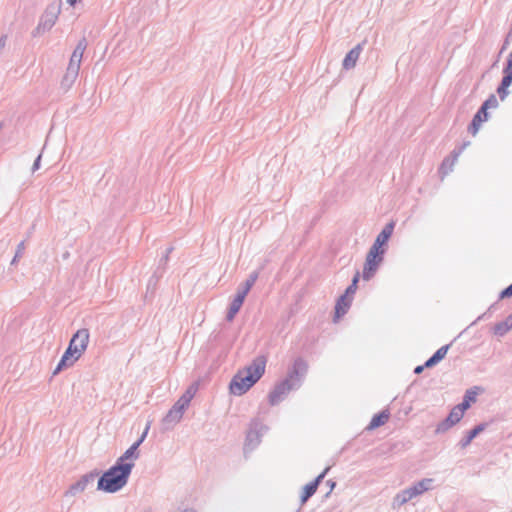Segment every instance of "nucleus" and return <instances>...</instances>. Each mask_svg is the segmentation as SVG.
Returning <instances> with one entry per match:
<instances>
[{
  "label": "nucleus",
  "instance_id": "nucleus-1",
  "mask_svg": "<svg viewBox=\"0 0 512 512\" xmlns=\"http://www.w3.org/2000/svg\"><path fill=\"white\" fill-rule=\"evenodd\" d=\"M307 372V362L302 357H297L289 368L286 378L278 382L269 393L268 400L270 405L275 406L279 404L290 391L299 389Z\"/></svg>",
  "mask_w": 512,
  "mask_h": 512
},
{
  "label": "nucleus",
  "instance_id": "nucleus-2",
  "mask_svg": "<svg viewBox=\"0 0 512 512\" xmlns=\"http://www.w3.org/2000/svg\"><path fill=\"white\" fill-rule=\"evenodd\" d=\"M266 358L256 357L244 370L238 371L229 384L230 392L233 395L245 394L265 373Z\"/></svg>",
  "mask_w": 512,
  "mask_h": 512
},
{
  "label": "nucleus",
  "instance_id": "nucleus-3",
  "mask_svg": "<svg viewBox=\"0 0 512 512\" xmlns=\"http://www.w3.org/2000/svg\"><path fill=\"white\" fill-rule=\"evenodd\" d=\"M135 464H119L115 462L99 478L97 489L106 493L120 491L128 482Z\"/></svg>",
  "mask_w": 512,
  "mask_h": 512
},
{
  "label": "nucleus",
  "instance_id": "nucleus-4",
  "mask_svg": "<svg viewBox=\"0 0 512 512\" xmlns=\"http://www.w3.org/2000/svg\"><path fill=\"white\" fill-rule=\"evenodd\" d=\"M386 249H380L376 246H371L365 259L362 277L364 280H370L377 272L380 264L384 260Z\"/></svg>",
  "mask_w": 512,
  "mask_h": 512
},
{
  "label": "nucleus",
  "instance_id": "nucleus-5",
  "mask_svg": "<svg viewBox=\"0 0 512 512\" xmlns=\"http://www.w3.org/2000/svg\"><path fill=\"white\" fill-rule=\"evenodd\" d=\"M268 431V427L259 419H253L250 422L246 434L244 453L254 450L261 442V437Z\"/></svg>",
  "mask_w": 512,
  "mask_h": 512
},
{
  "label": "nucleus",
  "instance_id": "nucleus-6",
  "mask_svg": "<svg viewBox=\"0 0 512 512\" xmlns=\"http://www.w3.org/2000/svg\"><path fill=\"white\" fill-rule=\"evenodd\" d=\"M61 5V0H55L47 5L39 20L42 28H47L48 30L52 29L61 12Z\"/></svg>",
  "mask_w": 512,
  "mask_h": 512
},
{
  "label": "nucleus",
  "instance_id": "nucleus-7",
  "mask_svg": "<svg viewBox=\"0 0 512 512\" xmlns=\"http://www.w3.org/2000/svg\"><path fill=\"white\" fill-rule=\"evenodd\" d=\"M89 336V330L82 328L77 330L70 339L69 345H71L72 348L75 347L76 351L78 352V356H82V354L87 349Z\"/></svg>",
  "mask_w": 512,
  "mask_h": 512
},
{
  "label": "nucleus",
  "instance_id": "nucleus-8",
  "mask_svg": "<svg viewBox=\"0 0 512 512\" xmlns=\"http://www.w3.org/2000/svg\"><path fill=\"white\" fill-rule=\"evenodd\" d=\"M98 475L99 472L97 470H93L87 474H84L77 482L69 487L65 494L69 496H75L77 493L84 491L88 484L92 483Z\"/></svg>",
  "mask_w": 512,
  "mask_h": 512
},
{
  "label": "nucleus",
  "instance_id": "nucleus-9",
  "mask_svg": "<svg viewBox=\"0 0 512 512\" xmlns=\"http://www.w3.org/2000/svg\"><path fill=\"white\" fill-rule=\"evenodd\" d=\"M463 418V414L460 413L457 409L453 408L448 416L443 419L436 427L435 433L441 434L448 431L455 424H457Z\"/></svg>",
  "mask_w": 512,
  "mask_h": 512
},
{
  "label": "nucleus",
  "instance_id": "nucleus-10",
  "mask_svg": "<svg viewBox=\"0 0 512 512\" xmlns=\"http://www.w3.org/2000/svg\"><path fill=\"white\" fill-rule=\"evenodd\" d=\"M182 417L183 413L174 406H172L162 419V429L164 431L171 430L178 422H180Z\"/></svg>",
  "mask_w": 512,
  "mask_h": 512
},
{
  "label": "nucleus",
  "instance_id": "nucleus-11",
  "mask_svg": "<svg viewBox=\"0 0 512 512\" xmlns=\"http://www.w3.org/2000/svg\"><path fill=\"white\" fill-rule=\"evenodd\" d=\"M366 41H363L357 44L354 48H352L345 56L343 60V68L346 70L352 69L355 67L357 60L363 50Z\"/></svg>",
  "mask_w": 512,
  "mask_h": 512
},
{
  "label": "nucleus",
  "instance_id": "nucleus-12",
  "mask_svg": "<svg viewBox=\"0 0 512 512\" xmlns=\"http://www.w3.org/2000/svg\"><path fill=\"white\" fill-rule=\"evenodd\" d=\"M394 227L395 223L393 221L387 223L382 231L377 235L373 246H376L380 249H386L387 243L393 234Z\"/></svg>",
  "mask_w": 512,
  "mask_h": 512
},
{
  "label": "nucleus",
  "instance_id": "nucleus-13",
  "mask_svg": "<svg viewBox=\"0 0 512 512\" xmlns=\"http://www.w3.org/2000/svg\"><path fill=\"white\" fill-rule=\"evenodd\" d=\"M488 426V423L482 422L474 426L471 430L467 431L464 437L459 441L458 446L461 449L470 445L472 440L482 433Z\"/></svg>",
  "mask_w": 512,
  "mask_h": 512
},
{
  "label": "nucleus",
  "instance_id": "nucleus-14",
  "mask_svg": "<svg viewBox=\"0 0 512 512\" xmlns=\"http://www.w3.org/2000/svg\"><path fill=\"white\" fill-rule=\"evenodd\" d=\"M416 490L413 489L412 486L400 491L393 498L392 506L393 508H400L401 506L408 503L413 498L417 497Z\"/></svg>",
  "mask_w": 512,
  "mask_h": 512
},
{
  "label": "nucleus",
  "instance_id": "nucleus-15",
  "mask_svg": "<svg viewBox=\"0 0 512 512\" xmlns=\"http://www.w3.org/2000/svg\"><path fill=\"white\" fill-rule=\"evenodd\" d=\"M86 48H87V40L85 37H83L77 43V45L71 55L68 66H71V67L73 66L75 68L80 69L83 53L86 50Z\"/></svg>",
  "mask_w": 512,
  "mask_h": 512
},
{
  "label": "nucleus",
  "instance_id": "nucleus-16",
  "mask_svg": "<svg viewBox=\"0 0 512 512\" xmlns=\"http://www.w3.org/2000/svg\"><path fill=\"white\" fill-rule=\"evenodd\" d=\"M489 119V112L484 111L479 108L476 114L473 116L471 123L468 126V131L472 135H476L479 131V128L483 122H486Z\"/></svg>",
  "mask_w": 512,
  "mask_h": 512
},
{
  "label": "nucleus",
  "instance_id": "nucleus-17",
  "mask_svg": "<svg viewBox=\"0 0 512 512\" xmlns=\"http://www.w3.org/2000/svg\"><path fill=\"white\" fill-rule=\"evenodd\" d=\"M477 387L466 390L462 402L456 405L454 408L464 415V412L470 408L471 404L476 402Z\"/></svg>",
  "mask_w": 512,
  "mask_h": 512
},
{
  "label": "nucleus",
  "instance_id": "nucleus-18",
  "mask_svg": "<svg viewBox=\"0 0 512 512\" xmlns=\"http://www.w3.org/2000/svg\"><path fill=\"white\" fill-rule=\"evenodd\" d=\"M139 443H133L117 460L116 462L121 464H134L133 461L128 462V460H136L139 458Z\"/></svg>",
  "mask_w": 512,
  "mask_h": 512
},
{
  "label": "nucleus",
  "instance_id": "nucleus-19",
  "mask_svg": "<svg viewBox=\"0 0 512 512\" xmlns=\"http://www.w3.org/2000/svg\"><path fill=\"white\" fill-rule=\"evenodd\" d=\"M352 303V297L347 296L345 294L341 295L335 305V317L341 318L343 317L348 309L350 308Z\"/></svg>",
  "mask_w": 512,
  "mask_h": 512
},
{
  "label": "nucleus",
  "instance_id": "nucleus-20",
  "mask_svg": "<svg viewBox=\"0 0 512 512\" xmlns=\"http://www.w3.org/2000/svg\"><path fill=\"white\" fill-rule=\"evenodd\" d=\"M390 417V412L388 409H384L379 413L375 414L370 423L367 426V430H374L382 425H384Z\"/></svg>",
  "mask_w": 512,
  "mask_h": 512
},
{
  "label": "nucleus",
  "instance_id": "nucleus-21",
  "mask_svg": "<svg viewBox=\"0 0 512 512\" xmlns=\"http://www.w3.org/2000/svg\"><path fill=\"white\" fill-rule=\"evenodd\" d=\"M450 345L451 344H447V345L440 347L431 357H429L425 361V366L427 368H432L435 365H437L440 361H442L445 358V356L450 348Z\"/></svg>",
  "mask_w": 512,
  "mask_h": 512
},
{
  "label": "nucleus",
  "instance_id": "nucleus-22",
  "mask_svg": "<svg viewBox=\"0 0 512 512\" xmlns=\"http://www.w3.org/2000/svg\"><path fill=\"white\" fill-rule=\"evenodd\" d=\"M512 84V73L503 72L502 80L497 88L499 98L503 101L509 94L508 88Z\"/></svg>",
  "mask_w": 512,
  "mask_h": 512
},
{
  "label": "nucleus",
  "instance_id": "nucleus-23",
  "mask_svg": "<svg viewBox=\"0 0 512 512\" xmlns=\"http://www.w3.org/2000/svg\"><path fill=\"white\" fill-rule=\"evenodd\" d=\"M512 329V314H510L504 321L497 322L493 326V333L496 336L503 337Z\"/></svg>",
  "mask_w": 512,
  "mask_h": 512
},
{
  "label": "nucleus",
  "instance_id": "nucleus-24",
  "mask_svg": "<svg viewBox=\"0 0 512 512\" xmlns=\"http://www.w3.org/2000/svg\"><path fill=\"white\" fill-rule=\"evenodd\" d=\"M79 70L80 69L75 68L73 66L72 67L71 66L67 67L66 73L63 76L62 81H61V86L64 89H69L73 85V83L75 82V80L78 77Z\"/></svg>",
  "mask_w": 512,
  "mask_h": 512
},
{
  "label": "nucleus",
  "instance_id": "nucleus-25",
  "mask_svg": "<svg viewBox=\"0 0 512 512\" xmlns=\"http://www.w3.org/2000/svg\"><path fill=\"white\" fill-rule=\"evenodd\" d=\"M433 481L434 480L431 478H424L414 483L412 487L414 490H416V494L419 496L431 489Z\"/></svg>",
  "mask_w": 512,
  "mask_h": 512
},
{
  "label": "nucleus",
  "instance_id": "nucleus-26",
  "mask_svg": "<svg viewBox=\"0 0 512 512\" xmlns=\"http://www.w3.org/2000/svg\"><path fill=\"white\" fill-rule=\"evenodd\" d=\"M317 489H318V487L312 482L306 484L303 487V492L300 497L301 503L302 504L306 503L315 494Z\"/></svg>",
  "mask_w": 512,
  "mask_h": 512
},
{
  "label": "nucleus",
  "instance_id": "nucleus-27",
  "mask_svg": "<svg viewBox=\"0 0 512 512\" xmlns=\"http://www.w3.org/2000/svg\"><path fill=\"white\" fill-rule=\"evenodd\" d=\"M173 251V247H169L166 249L165 251V254L161 257V259L159 260V264H158V267H157V270L155 271V275L157 277H161L163 272H164V269H165V266L169 260V254Z\"/></svg>",
  "mask_w": 512,
  "mask_h": 512
},
{
  "label": "nucleus",
  "instance_id": "nucleus-28",
  "mask_svg": "<svg viewBox=\"0 0 512 512\" xmlns=\"http://www.w3.org/2000/svg\"><path fill=\"white\" fill-rule=\"evenodd\" d=\"M80 357L81 356H78V352L76 351L75 347L72 348L71 345H68L61 358L73 365Z\"/></svg>",
  "mask_w": 512,
  "mask_h": 512
},
{
  "label": "nucleus",
  "instance_id": "nucleus-29",
  "mask_svg": "<svg viewBox=\"0 0 512 512\" xmlns=\"http://www.w3.org/2000/svg\"><path fill=\"white\" fill-rule=\"evenodd\" d=\"M241 307H242V304L233 299L229 305V308H228V311L226 314V320L232 321L235 318L236 314L241 309Z\"/></svg>",
  "mask_w": 512,
  "mask_h": 512
},
{
  "label": "nucleus",
  "instance_id": "nucleus-30",
  "mask_svg": "<svg viewBox=\"0 0 512 512\" xmlns=\"http://www.w3.org/2000/svg\"><path fill=\"white\" fill-rule=\"evenodd\" d=\"M258 279V272L254 271L252 272L248 278L239 286L243 290L249 293L251 288L254 286L255 282Z\"/></svg>",
  "mask_w": 512,
  "mask_h": 512
},
{
  "label": "nucleus",
  "instance_id": "nucleus-31",
  "mask_svg": "<svg viewBox=\"0 0 512 512\" xmlns=\"http://www.w3.org/2000/svg\"><path fill=\"white\" fill-rule=\"evenodd\" d=\"M452 158H445L440 166V173L445 176L447 175L451 170L452 166L457 160H454V154H451Z\"/></svg>",
  "mask_w": 512,
  "mask_h": 512
},
{
  "label": "nucleus",
  "instance_id": "nucleus-32",
  "mask_svg": "<svg viewBox=\"0 0 512 512\" xmlns=\"http://www.w3.org/2000/svg\"><path fill=\"white\" fill-rule=\"evenodd\" d=\"M359 278H360V274H359V272H357L353 276L351 284L346 288L345 293H344L345 295L353 297V295L355 294L357 287H358Z\"/></svg>",
  "mask_w": 512,
  "mask_h": 512
},
{
  "label": "nucleus",
  "instance_id": "nucleus-33",
  "mask_svg": "<svg viewBox=\"0 0 512 512\" xmlns=\"http://www.w3.org/2000/svg\"><path fill=\"white\" fill-rule=\"evenodd\" d=\"M498 106V100L494 94H491L480 106L484 111H488L490 108H496Z\"/></svg>",
  "mask_w": 512,
  "mask_h": 512
},
{
  "label": "nucleus",
  "instance_id": "nucleus-34",
  "mask_svg": "<svg viewBox=\"0 0 512 512\" xmlns=\"http://www.w3.org/2000/svg\"><path fill=\"white\" fill-rule=\"evenodd\" d=\"M24 251H25V241H21L17 245L15 255L11 261V265H15L18 262V260L23 256Z\"/></svg>",
  "mask_w": 512,
  "mask_h": 512
},
{
  "label": "nucleus",
  "instance_id": "nucleus-35",
  "mask_svg": "<svg viewBox=\"0 0 512 512\" xmlns=\"http://www.w3.org/2000/svg\"><path fill=\"white\" fill-rule=\"evenodd\" d=\"M190 402L191 401H189L184 395H182L173 406L184 414Z\"/></svg>",
  "mask_w": 512,
  "mask_h": 512
},
{
  "label": "nucleus",
  "instance_id": "nucleus-36",
  "mask_svg": "<svg viewBox=\"0 0 512 512\" xmlns=\"http://www.w3.org/2000/svg\"><path fill=\"white\" fill-rule=\"evenodd\" d=\"M198 390V384L197 383H193L191 384L187 390L183 393V395L189 400L191 401L193 399V397L195 396L196 392Z\"/></svg>",
  "mask_w": 512,
  "mask_h": 512
},
{
  "label": "nucleus",
  "instance_id": "nucleus-37",
  "mask_svg": "<svg viewBox=\"0 0 512 512\" xmlns=\"http://www.w3.org/2000/svg\"><path fill=\"white\" fill-rule=\"evenodd\" d=\"M72 365L67 362L66 360L64 359H60V361L58 362L57 366L55 367L54 371H53V375H57L58 373H60L62 370L68 368V367H71Z\"/></svg>",
  "mask_w": 512,
  "mask_h": 512
},
{
  "label": "nucleus",
  "instance_id": "nucleus-38",
  "mask_svg": "<svg viewBox=\"0 0 512 512\" xmlns=\"http://www.w3.org/2000/svg\"><path fill=\"white\" fill-rule=\"evenodd\" d=\"M247 294H248V292H246L242 288L238 287L237 293H236V295L234 297V300L239 302V303H241L243 305L244 300H245Z\"/></svg>",
  "mask_w": 512,
  "mask_h": 512
},
{
  "label": "nucleus",
  "instance_id": "nucleus-39",
  "mask_svg": "<svg viewBox=\"0 0 512 512\" xmlns=\"http://www.w3.org/2000/svg\"><path fill=\"white\" fill-rule=\"evenodd\" d=\"M512 297V283L500 292L499 298L505 299Z\"/></svg>",
  "mask_w": 512,
  "mask_h": 512
},
{
  "label": "nucleus",
  "instance_id": "nucleus-40",
  "mask_svg": "<svg viewBox=\"0 0 512 512\" xmlns=\"http://www.w3.org/2000/svg\"><path fill=\"white\" fill-rule=\"evenodd\" d=\"M330 467H326L322 473H320L313 481L317 487L320 485V483L323 481L324 477L326 476L327 472L329 471Z\"/></svg>",
  "mask_w": 512,
  "mask_h": 512
},
{
  "label": "nucleus",
  "instance_id": "nucleus-41",
  "mask_svg": "<svg viewBox=\"0 0 512 512\" xmlns=\"http://www.w3.org/2000/svg\"><path fill=\"white\" fill-rule=\"evenodd\" d=\"M470 144V142H465L457 149H454L452 151V154H454V160H457L460 154L463 152V150Z\"/></svg>",
  "mask_w": 512,
  "mask_h": 512
},
{
  "label": "nucleus",
  "instance_id": "nucleus-42",
  "mask_svg": "<svg viewBox=\"0 0 512 512\" xmlns=\"http://www.w3.org/2000/svg\"><path fill=\"white\" fill-rule=\"evenodd\" d=\"M47 31H49V30L47 28H42L41 23L39 22L37 27L32 31V36L37 37Z\"/></svg>",
  "mask_w": 512,
  "mask_h": 512
},
{
  "label": "nucleus",
  "instance_id": "nucleus-43",
  "mask_svg": "<svg viewBox=\"0 0 512 512\" xmlns=\"http://www.w3.org/2000/svg\"><path fill=\"white\" fill-rule=\"evenodd\" d=\"M503 72L512 73V51L510 52Z\"/></svg>",
  "mask_w": 512,
  "mask_h": 512
},
{
  "label": "nucleus",
  "instance_id": "nucleus-44",
  "mask_svg": "<svg viewBox=\"0 0 512 512\" xmlns=\"http://www.w3.org/2000/svg\"><path fill=\"white\" fill-rule=\"evenodd\" d=\"M149 428H150V424L148 423L143 431V433L140 435V437L138 438V440L135 442V443H139V446L143 443V441L145 440L147 434H148V431H149Z\"/></svg>",
  "mask_w": 512,
  "mask_h": 512
},
{
  "label": "nucleus",
  "instance_id": "nucleus-45",
  "mask_svg": "<svg viewBox=\"0 0 512 512\" xmlns=\"http://www.w3.org/2000/svg\"><path fill=\"white\" fill-rule=\"evenodd\" d=\"M41 158H42V154L40 153V154L36 157V159H35V161H34V163H33V165H32V172H33V173H34V172H36V171L40 168Z\"/></svg>",
  "mask_w": 512,
  "mask_h": 512
},
{
  "label": "nucleus",
  "instance_id": "nucleus-46",
  "mask_svg": "<svg viewBox=\"0 0 512 512\" xmlns=\"http://www.w3.org/2000/svg\"><path fill=\"white\" fill-rule=\"evenodd\" d=\"M510 35H511V33H509V34L507 35L506 39L504 40V43H503V45H502V47H501V49H500V53L504 52V51L507 49V47H508V45H509V36H510Z\"/></svg>",
  "mask_w": 512,
  "mask_h": 512
},
{
  "label": "nucleus",
  "instance_id": "nucleus-47",
  "mask_svg": "<svg viewBox=\"0 0 512 512\" xmlns=\"http://www.w3.org/2000/svg\"><path fill=\"white\" fill-rule=\"evenodd\" d=\"M425 368H427V367L425 366V363H424L423 365H418V366H416V367H415V369H414V373H415V374H420V373H422V372H423V370H424Z\"/></svg>",
  "mask_w": 512,
  "mask_h": 512
},
{
  "label": "nucleus",
  "instance_id": "nucleus-48",
  "mask_svg": "<svg viewBox=\"0 0 512 512\" xmlns=\"http://www.w3.org/2000/svg\"><path fill=\"white\" fill-rule=\"evenodd\" d=\"M326 484L330 487V491H332L336 486V482L332 479L327 480Z\"/></svg>",
  "mask_w": 512,
  "mask_h": 512
},
{
  "label": "nucleus",
  "instance_id": "nucleus-49",
  "mask_svg": "<svg viewBox=\"0 0 512 512\" xmlns=\"http://www.w3.org/2000/svg\"><path fill=\"white\" fill-rule=\"evenodd\" d=\"M78 0H67L68 4L74 6Z\"/></svg>",
  "mask_w": 512,
  "mask_h": 512
},
{
  "label": "nucleus",
  "instance_id": "nucleus-50",
  "mask_svg": "<svg viewBox=\"0 0 512 512\" xmlns=\"http://www.w3.org/2000/svg\"><path fill=\"white\" fill-rule=\"evenodd\" d=\"M487 313H483L482 315H480L476 321H480L482 320L485 316H486Z\"/></svg>",
  "mask_w": 512,
  "mask_h": 512
},
{
  "label": "nucleus",
  "instance_id": "nucleus-51",
  "mask_svg": "<svg viewBox=\"0 0 512 512\" xmlns=\"http://www.w3.org/2000/svg\"><path fill=\"white\" fill-rule=\"evenodd\" d=\"M297 512H301V510L299 509V510H297Z\"/></svg>",
  "mask_w": 512,
  "mask_h": 512
}]
</instances>
